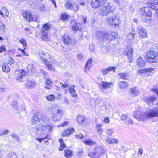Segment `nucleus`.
Returning <instances> with one entry per match:
<instances>
[{"label":"nucleus","mask_w":158,"mask_h":158,"mask_svg":"<svg viewBox=\"0 0 158 158\" xmlns=\"http://www.w3.org/2000/svg\"><path fill=\"white\" fill-rule=\"evenodd\" d=\"M156 97L151 96L148 98L146 99V101L149 105H151L156 100Z\"/></svg>","instance_id":"24"},{"label":"nucleus","mask_w":158,"mask_h":158,"mask_svg":"<svg viewBox=\"0 0 158 158\" xmlns=\"http://www.w3.org/2000/svg\"><path fill=\"white\" fill-rule=\"evenodd\" d=\"M114 143H118V139L115 138H111V144Z\"/></svg>","instance_id":"58"},{"label":"nucleus","mask_w":158,"mask_h":158,"mask_svg":"<svg viewBox=\"0 0 158 158\" xmlns=\"http://www.w3.org/2000/svg\"><path fill=\"white\" fill-rule=\"evenodd\" d=\"M75 137L77 139H81L84 137V136L81 134H79V135H76Z\"/></svg>","instance_id":"63"},{"label":"nucleus","mask_w":158,"mask_h":158,"mask_svg":"<svg viewBox=\"0 0 158 158\" xmlns=\"http://www.w3.org/2000/svg\"><path fill=\"white\" fill-rule=\"evenodd\" d=\"M105 152V150L102 148L97 147L91 151L89 152L88 155L91 158H98L99 156Z\"/></svg>","instance_id":"6"},{"label":"nucleus","mask_w":158,"mask_h":158,"mask_svg":"<svg viewBox=\"0 0 158 158\" xmlns=\"http://www.w3.org/2000/svg\"><path fill=\"white\" fill-rule=\"evenodd\" d=\"M105 22L109 25L118 27L121 23L118 17L116 15H110L105 19Z\"/></svg>","instance_id":"5"},{"label":"nucleus","mask_w":158,"mask_h":158,"mask_svg":"<svg viewBox=\"0 0 158 158\" xmlns=\"http://www.w3.org/2000/svg\"><path fill=\"white\" fill-rule=\"evenodd\" d=\"M42 114L40 113H36L31 118V122L33 124H35L40 122L42 120Z\"/></svg>","instance_id":"10"},{"label":"nucleus","mask_w":158,"mask_h":158,"mask_svg":"<svg viewBox=\"0 0 158 158\" xmlns=\"http://www.w3.org/2000/svg\"><path fill=\"white\" fill-rule=\"evenodd\" d=\"M60 18L61 19L63 20L67 21L69 19V16L66 14L64 13L61 15Z\"/></svg>","instance_id":"45"},{"label":"nucleus","mask_w":158,"mask_h":158,"mask_svg":"<svg viewBox=\"0 0 158 158\" xmlns=\"http://www.w3.org/2000/svg\"><path fill=\"white\" fill-rule=\"evenodd\" d=\"M127 57L129 59V62L130 63L132 62L133 61V55L129 56H127Z\"/></svg>","instance_id":"62"},{"label":"nucleus","mask_w":158,"mask_h":158,"mask_svg":"<svg viewBox=\"0 0 158 158\" xmlns=\"http://www.w3.org/2000/svg\"><path fill=\"white\" fill-rule=\"evenodd\" d=\"M117 36L116 32H112L111 34L106 31H100L97 32V37L98 41L101 42L105 40H111L115 39Z\"/></svg>","instance_id":"2"},{"label":"nucleus","mask_w":158,"mask_h":158,"mask_svg":"<svg viewBox=\"0 0 158 158\" xmlns=\"http://www.w3.org/2000/svg\"><path fill=\"white\" fill-rule=\"evenodd\" d=\"M140 13L142 17L144 13L146 14L149 12H150V10H149L148 7H144L142 8H141L139 10Z\"/></svg>","instance_id":"31"},{"label":"nucleus","mask_w":158,"mask_h":158,"mask_svg":"<svg viewBox=\"0 0 158 158\" xmlns=\"http://www.w3.org/2000/svg\"><path fill=\"white\" fill-rule=\"evenodd\" d=\"M147 4L148 6L154 10L158 16V2H155L154 0L147 2Z\"/></svg>","instance_id":"9"},{"label":"nucleus","mask_w":158,"mask_h":158,"mask_svg":"<svg viewBox=\"0 0 158 158\" xmlns=\"http://www.w3.org/2000/svg\"><path fill=\"white\" fill-rule=\"evenodd\" d=\"M84 142L86 144L90 146H91L92 145H94L96 144V143L95 142L92 141L91 140H85L84 141Z\"/></svg>","instance_id":"49"},{"label":"nucleus","mask_w":158,"mask_h":158,"mask_svg":"<svg viewBox=\"0 0 158 158\" xmlns=\"http://www.w3.org/2000/svg\"><path fill=\"white\" fill-rule=\"evenodd\" d=\"M12 106L14 108L16 109L17 107V102L16 101H13L11 104Z\"/></svg>","instance_id":"55"},{"label":"nucleus","mask_w":158,"mask_h":158,"mask_svg":"<svg viewBox=\"0 0 158 158\" xmlns=\"http://www.w3.org/2000/svg\"><path fill=\"white\" fill-rule=\"evenodd\" d=\"M95 102V104H93L92 103V101L90 102L91 105L92 107H94L95 106L96 104L98 103V104H100V103L102 102L101 99L99 98H97L94 101Z\"/></svg>","instance_id":"44"},{"label":"nucleus","mask_w":158,"mask_h":158,"mask_svg":"<svg viewBox=\"0 0 158 158\" xmlns=\"http://www.w3.org/2000/svg\"><path fill=\"white\" fill-rule=\"evenodd\" d=\"M58 106L57 105H53L49 109L50 112L53 115L51 117L52 120L56 122L60 120L64 114L63 111L58 109Z\"/></svg>","instance_id":"3"},{"label":"nucleus","mask_w":158,"mask_h":158,"mask_svg":"<svg viewBox=\"0 0 158 158\" xmlns=\"http://www.w3.org/2000/svg\"><path fill=\"white\" fill-rule=\"evenodd\" d=\"M36 85V83L33 81H28L26 84V87L28 89H31L35 87Z\"/></svg>","instance_id":"23"},{"label":"nucleus","mask_w":158,"mask_h":158,"mask_svg":"<svg viewBox=\"0 0 158 158\" xmlns=\"http://www.w3.org/2000/svg\"><path fill=\"white\" fill-rule=\"evenodd\" d=\"M42 39L44 41H48L50 40V38L49 37L48 35V33H46V34L44 33H42Z\"/></svg>","instance_id":"40"},{"label":"nucleus","mask_w":158,"mask_h":158,"mask_svg":"<svg viewBox=\"0 0 158 158\" xmlns=\"http://www.w3.org/2000/svg\"><path fill=\"white\" fill-rule=\"evenodd\" d=\"M118 75L120 76L121 78L124 80H126L128 78L129 76L126 73H121L118 74Z\"/></svg>","instance_id":"36"},{"label":"nucleus","mask_w":158,"mask_h":158,"mask_svg":"<svg viewBox=\"0 0 158 158\" xmlns=\"http://www.w3.org/2000/svg\"><path fill=\"white\" fill-rule=\"evenodd\" d=\"M128 86V84L126 81H121L119 84V87L121 89H125Z\"/></svg>","instance_id":"30"},{"label":"nucleus","mask_w":158,"mask_h":158,"mask_svg":"<svg viewBox=\"0 0 158 158\" xmlns=\"http://www.w3.org/2000/svg\"><path fill=\"white\" fill-rule=\"evenodd\" d=\"M25 32L27 34H29L32 33L31 31L27 28H25L24 29Z\"/></svg>","instance_id":"61"},{"label":"nucleus","mask_w":158,"mask_h":158,"mask_svg":"<svg viewBox=\"0 0 158 158\" xmlns=\"http://www.w3.org/2000/svg\"><path fill=\"white\" fill-rule=\"evenodd\" d=\"M102 124H97L96 127L97 132L99 134L101 135L103 132V130L102 128Z\"/></svg>","instance_id":"28"},{"label":"nucleus","mask_w":158,"mask_h":158,"mask_svg":"<svg viewBox=\"0 0 158 158\" xmlns=\"http://www.w3.org/2000/svg\"><path fill=\"white\" fill-rule=\"evenodd\" d=\"M91 6L94 8H97L101 7L100 5L97 0H92L91 2Z\"/></svg>","instance_id":"26"},{"label":"nucleus","mask_w":158,"mask_h":158,"mask_svg":"<svg viewBox=\"0 0 158 158\" xmlns=\"http://www.w3.org/2000/svg\"><path fill=\"white\" fill-rule=\"evenodd\" d=\"M12 137L13 138L15 139V140L19 141L20 139L19 137L15 134H12Z\"/></svg>","instance_id":"60"},{"label":"nucleus","mask_w":158,"mask_h":158,"mask_svg":"<svg viewBox=\"0 0 158 158\" xmlns=\"http://www.w3.org/2000/svg\"><path fill=\"white\" fill-rule=\"evenodd\" d=\"M15 77L17 80H20L23 77L25 74V72L23 70H21L20 71H17L15 72Z\"/></svg>","instance_id":"15"},{"label":"nucleus","mask_w":158,"mask_h":158,"mask_svg":"<svg viewBox=\"0 0 158 158\" xmlns=\"http://www.w3.org/2000/svg\"><path fill=\"white\" fill-rule=\"evenodd\" d=\"M105 141L106 143L109 144H111V138H108L105 139Z\"/></svg>","instance_id":"64"},{"label":"nucleus","mask_w":158,"mask_h":158,"mask_svg":"<svg viewBox=\"0 0 158 158\" xmlns=\"http://www.w3.org/2000/svg\"><path fill=\"white\" fill-rule=\"evenodd\" d=\"M100 14L102 16L106 15L109 13L108 10L107 9V6H105L102 7L99 12Z\"/></svg>","instance_id":"19"},{"label":"nucleus","mask_w":158,"mask_h":158,"mask_svg":"<svg viewBox=\"0 0 158 158\" xmlns=\"http://www.w3.org/2000/svg\"><path fill=\"white\" fill-rule=\"evenodd\" d=\"M92 62V59L91 58L89 59L86 63L84 68L85 69H87L88 70H89L90 68V64Z\"/></svg>","instance_id":"39"},{"label":"nucleus","mask_w":158,"mask_h":158,"mask_svg":"<svg viewBox=\"0 0 158 158\" xmlns=\"http://www.w3.org/2000/svg\"><path fill=\"white\" fill-rule=\"evenodd\" d=\"M74 131V130L73 128L68 129L64 131L62 134V135L63 136H69L71 133H73Z\"/></svg>","instance_id":"22"},{"label":"nucleus","mask_w":158,"mask_h":158,"mask_svg":"<svg viewBox=\"0 0 158 158\" xmlns=\"http://www.w3.org/2000/svg\"><path fill=\"white\" fill-rule=\"evenodd\" d=\"M81 28V26L79 23H75L72 26L71 29L75 31L80 30Z\"/></svg>","instance_id":"25"},{"label":"nucleus","mask_w":158,"mask_h":158,"mask_svg":"<svg viewBox=\"0 0 158 158\" xmlns=\"http://www.w3.org/2000/svg\"><path fill=\"white\" fill-rule=\"evenodd\" d=\"M113 85L110 82H107L102 81L101 82V85L100 86L102 90L106 89L108 88H110Z\"/></svg>","instance_id":"12"},{"label":"nucleus","mask_w":158,"mask_h":158,"mask_svg":"<svg viewBox=\"0 0 158 158\" xmlns=\"http://www.w3.org/2000/svg\"><path fill=\"white\" fill-rule=\"evenodd\" d=\"M6 49L5 46L4 45L0 46V53H2L6 51Z\"/></svg>","instance_id":"56"},{"label":"nucleus","mask_w":158,"mask_h":158,"mask_svg":"<svg viewBox=\"0 0 158 158\" xmlns=\"http://www.w3.org/2000/svg\"><path fill=\"white\" fill-rule=\"evenodd\" d=\"M152 16V14L151 12L150 11L146 14L144 13V14L143 15L142 17L145 21L147 22L148 21H150L151 20Z\"/></svg>","instance_id":"21"},{"label":"nucleus","mask_w":158,"mask_h":158,"mask_svg":"<svg viewBox=\"0 0 158 158\" xmlns=\"http://www.w3.org/2000/svg\"><path fill=\"white\" fill-rule=\"evenodd\" d=\"M19 41L22 44L23 47L24 48V49H25L27 46V43L25 40L23 38H22L20 39H19Z\"/></svg>","instance_id":"47"},{"label":"nucleus","mask_w":158,"mask_h":158,"mask_svg":"<svg viewBox=\"0 0 158 158\" xmlns=\"http://www.w3.org/2000/svg\"><path fill=\"white\" fill-rule=\"evenodd\" d=\"M146 72V69H144L139 70L137 72V74L138 75H142L143 73Z\"/></svg>","instance_id":"52"},{"label":"nucleus","mask_w":158,"mask_h":158,"mask_svg":"<svg viewBox=\"0 0 158 158\" xmlns=\"http://www.w3.org/2000/svg\"><path fill=\"white\" fill-rule=\"evenodd\" d=\"M146 64L145 60L140 57H138L136 59V64L139 67H143Z\"/></svg>","instance_id":"14"},{"label":"nucleus","mask_w":158,"mask_h":158,"mask_svg":"<svg viewBox=\"0 0 158 158\" xmlns=\"http://www.w3.org/2000/svg\"><path fill=\"white\" fill-rule=\"evenodd\" d=\"M99 4L101 6H103L105 5L106 2V0H97Z\"/></svg>","instance_id":"54"},{"label":"nucleus","mask_w":158,"mask_h":158,"mask_svg":"<svg viewBox=\"0 0 158 158\" xmlns=\"http://www.w3.org/2000/svg\"><path fill=\"white\" fill-rule=\"evenodd\" d=\"M130 91L132 96L133 97H136L139 94V90L137 89L136 87L131 88Z\"/></svg>","instance_id":"20"},{"label":"nucleus","mask_w":158,"mask_h":158,"mask_svg":"<svg viewBox=\"0 0 158 158\" xmlns=\"http://www.w3.org/2000/svg\"><path fill=\"white\" fill-rule=\"evenodd\" d=\"M116 69L115 67H110L101 70V72L103 75H105L109 72L113 71L114 72H115Z\"/></svg>","instance_id":"16"},{"label":"nucleus","mask_w":158,"mask_h":158,"mask_svg":"<svg viewBox=\"0 0 158 158\" xmlns=\"http://www.w3.org/2000/svg\"><path fill=\"white\" fill-rule=\"evenodd\" d=\"M59 140L60 144V146L59 148V150H63L66 147V145L64 142L63 141L62 139L60 138L59 139Z\"/></svg>","instance_id":"32"},{"label":"nucleus","mask_w":158,"mask_h":158,"mask_svg":"<svg viewBox=\"0 0 158 158\" xmlns=\"http://www.w3.org/2000/svg\"><path fill=\"white\" fill-rule=\"evenodd\" d=\"M107 6V9L108 10L109 13L110 12H112L114 11L115 7V6L112 3H110Z\"/></svg>","instance_id":"35"},{"label":"nucleus","mask_w":158,"mask_h":158,"mask_svg":"<svg viewBox=\"0 0 158 158\" xmlns=\"http://www.w3.org/2000/svg\"><path fill=\"white\" fill-rule=\"evenodd\" d=\"M45 98L47 100L51 101H54L55 99V97L53 95H50L49 96H46Z\"/></svg>","instance_id":"46"},{"label":"nucleus","mask_w":158,"mask_h":158,"mask_svg":"<svg viewBox=\"0 0 158 158\" xmlns=\"http://www.w3.org/2000/svg\"><path fill=\"white\" fill-rule=\"evenodd\" d=\"M135 31L132 30L127 35V38L128 40H133L135 38Z\"/></svg>","instance_id":"29"},{"label":"nucleus","mask_w":158,"mask_h":158,"mask_svg":"<svg viewBox=\"0 0 158 158\" xmlns=\"http://www.w3.org/2000/svg\"><path fill=\"white\" fill-rule=\"evenodd\" d=\"M73 8H72V10H73L75 11H78L79 10V6L77 5H73Z\"/></svg>","instance_id":"53"},{"label":"nucleus","mask_w":158,"mask_h":158,"mask_svg":"<svg viewBox=\"0 0 158 158\" xmlns=\"http://www.w3.org/2000/svg\"><path fill=\"white\" fill-rule=\"evenodd\" d=\"M145 59L150 63L158 62V56L154 51L148 52L146 54Z\"/></svg>","instance_id":"7"},{"label":"nucleus","mask_w":158,"mask_h":158,"mask_svg":"<svg viewBox=\"0 0 158 158\" xmlns=\"http://www.w3.org/2000/svg\"><path fill=\"white\" fill-rule=\"evenodd\" d=\"M39 55L40 59L45 62L46 66L49 69L52 71L55 70V68L52 64V63L50 62L52 60L49 53L45 52H40Z\"/></svg>","instance_id":"4"},{"label":"nucleus","mask_w":158,"mask_h":158,"mask_svg":"<svg viewBox=\"0 0 158 158\" xmlns=\"http://www.w3.org/2000/svg\"><path fill=\"white\" fill-rule=\"evenodd\" d=\"M133 49L131 48H129L126 49L125 51V54L127 56L133 55Z\"/></svg>","instance_id":"33"},{"label":"nucleus","mask_w":158,"mask_h":158,"mask_svg":"<svg viewBox=\"0 0 158 158\" xmlns=\"http://www.w3.org/2000/svg\"><path fill=\"white\" fill-rule=\"evenodd\" d=\"M50 119V118L47 116L46 115L44 114L43 115L42 114V120L43 122H46L48 121Z\"/></svg>","instance_id":"50"},{"label":"nucleus","mask_w":158,"mask_h":158,"mask_svg":"<svg viewBox=\"0 0 158 158\" xmlns=\"http://www.w3.org/2000/svg\"><path fill=\"white\" fill-rule=\"evenodd\" d=\"M74 86H72L70 87L69 88V91L70 93L71 94L72 96L74 97H76L77 94L75 92V90L74 89Z\"/></svg>","instance_id":"38"},{"label":"nucleus","mask_w":158,"mask_h":158,"mask_svg":"<svg viewBox=\"0 0 158 158\" xmlns=\"http://www.w3.org/2000/svg\"><path fill=\"white\" fill-rule=\"evenodd\" d=\"M35 67L34 66L33 64H30L28 65L27 67V69L28 71V72H30L32 71L33 70H34Z\"/></svg>","instance_id":"48"},{"label":"nucleus","mask_w":158,"mask_h":158,"mask_svg":"<svg viewBox=\"0 0 158 158\" xmlns=\"http://www.w3.org/2000/svg\"><path fill=\"white\" fill-rule=\"evenodd\" d=\"M73 5L71 1L70 0L68 1L65 4V6L66 9L71 10L73 8Z\"/></svg>","instance_id":"41"},{"label":"nucleus","mask_w":158,"mask_h":158,"mask_svg":"<svg viewBox=\"0 0 158 158\" xmlns=\"http://www.w3.org/2000/svg\"><path fill=\"white\" fill-rule=\"evenodd\" d=\"M62 40L65 44H70L72 42V39L68 34H64L62 36Z\"/></svg>","instance_id":"13"},{"label":"nucleus","mask_w":158,"mask_h":158,"mask_svg":"<svg viewBox=\"0 0 158 158\" xmlns=\"http://www.w3.org/2000/svg\"><path fill=\"white\" fill-rule=\"evenodd\" d=\"M46 132H50L52 129L53 126L52 125H46Z\"/></svg>","instance_id":"51"},{"label":"nucleus","mask_w":158,"mask_h":158,"mask_svg":"<svg viewBox=\"0 0 158 158\" xmlns=\"http://www.w3.org/2000/svg\"><path fill=\"white\" fill-rule=\"evenodd\" d=\"M5 28V24H3L1 21L0 20V32L2 31H4V29Z\"/></svg>","instance_id":"57"},{"label":"nucleus","mask_w":158,"mask_h":158,"mask_svg":"<svg viewBox=\"0 0 158 158\" xmlns=\"http://www.w3.org/2000/svg\"><path fill=\"white\" fill-rule=\"evenodd\" d=\"M51 25L48 23L44 24L41 28V31L42 33H48L49 30L50 29Z\"/></svg>","instance_id":"17"},{"label":"nucleus","mask_w":158,"mask_h":158,"mask_svg":"<svg viewBox=\"0 0 158 158\" xmlns=\"http://www.w3.org/2000/svg\"><path fill=\"white\" fill-rule=\"evenodd\" d=\"M133 116L139 121L144 120L145 119L152 118L155 117H158V108L151 109L146 113L135 111L133 113Z\"/></svg>","instance_id":"1"},{"label":"nucleus","mask_w":158,"mask_h":158,"mask_svg":"<svg viewBox=\"0 0 158 158\" xmlns=\"http://www.w3.org/2000/svg\"><path fill=\"white\" fill-rule=\"evenodd\" d=\"M36 128L37 130L40 131V133L46 132V125L39 124L38 126V127H36Z\"/></svg>","instance_id":"27"},{"label":"nucleus","mask_w":158,"mask_h":158,"mask_svg":"<svg viewBox=\"0 0 158 158\" xmlns=\"http://www.w3.org/2000/svg\"><path fill=\"white\" fill-rule=\"evenodd\" d=\"M73 152L72 151L67 150L64 151V156L66 157H70L73 155Z\"/></svg>","instance_id":"42"},{"label":"nucleus","mask_w":158,"mask_h":158,"mask_svg":"<svg viewBox=\"0 0 158 158\" xmlns=\"http://www.w3.org/2000/svg\"><path fill=\"white\" fill-rule=\"evenodd\" d=\"M23 16L24 18L29 22L33 21L38 23L40 22V20L38 16L36 15H35V16H32L30 12H27L23 14Z\"/></svg>","instance_id":"8"},{"label":"nucleus","mask_w":158,"mask_h":158,"mask_svg":"<svg viewBox=\"0 0 158 158\" xmlns=\"http://www.w3.org/2000/svg\"><path fill=\"white\" fill-rule=\"evenodd\" d=\"M2 67L3 71L5 72H8L10 70V69L8 65L6 64H3L2 65Z\"/></svg>","instance_id":"37"},{"label":"nucleus","mask_w":158,"mask_h":158,"mask_svg":"<svg viewBox=\"0 0 158 158\" xmlns=\"http://www.w3.org/2000/svg\"><path fill=\"white\" fill-rule=\"evenodd\" d=\"M85 119V117L84 116H77V120L79 124H81L83 123Z\"/></svg>","instance_id":"34"},{"label":"nucleus","mask_w":158,"mask_h":158,"mask_svg":"<svg viewBox=\"0 0 158 158\" xmlns=\"http://www.w3.org/2000/svg\"><path fill=\"white\" fill-rule=\"evenodd\" d=\"M139 33L140 35V37L142 38H144L147 36V32L145 29L141 27L139 28Z\"/></svg>","instance_id":"18"},{"label":"nucleus","mask_w":158,"mask_h":158,"mask_svg":"<svg viewBox=\"0 0 158 158\" xmlns=\"http://www.w3.org/2000/svg\"><path fill=\"white\" fill-rule=\"evenodd\" d=\"M6 158H18V156L14 152H10L7 155Z\"/></svg>","instance_id":"43"},{"label":"nucleus","mask_w":158,"mask_h":158,"mask_svg":"<svg viewBox=\"0 0 158 158\" xmlns=\"http://www.w3.org/2000/svg\"><path fill=\"white\" fill-rule=\"evenodd\" d=\"M122 121H123L125 124L126 125L132 124L133 123L132 120L128 117L127 115L123 114L121 115L120 117Z\"/></svg>","instance_id":"11"},{"label":"nucleus","mask_w":158,"mask_h":158,"mask_svg":"<svg viewBox=\"0 0 158 158\" xmlns=\"http://www.w3.org/2000/svg\"><path fill=\"white\" fill-rule=\"evenodd\" d=\"M6 10H7L6 8L2 7V9L1 10H0V14L2 16H4V14L3 13V12H5Z\"/></svg>","instance_id":"59"}]
</instances>
